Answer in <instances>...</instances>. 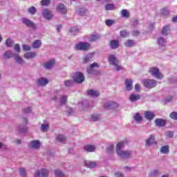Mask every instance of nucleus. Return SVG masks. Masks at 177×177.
I'll return each instance as SVG.
<instances>
[{
	"mask_svg": "<svg viewBox=\"0 0 177 177\" xmlns=\"http://www.w3.org/2000/svg\"><path fill=\"white\" fill-rule=\"evenodd\" d=\"M83 149L84 151H87L88 153H93L96 150V147L94 145H85Z\"/></svg>",
	"mask_w": 177,
	"mask_h": 177,
	"instance_id": "nucleus-17",
	"label": "nucleus"
},
{
	"mask_svg": "<svg viewBox=\"0 0 177 177\" xmlns=\"http://www.w3.org/2000/svg\"><path fill=\"white\" fill-rule=\"evenodd\" d=\"M66 103H67V95L62 96L59 102L60 106H63V104H66Z\"/></svg>",
	"mask_w": 177,
	"mask_h": 177,
	"instance_id": "nucleus-34",
	"label": "nucleus"
},
{
	"mask_svg": "<svg viewBox=\"0 0 177 177\" xmlns=\"http://www.w3.org/2000/svg\"><path fill=\"white\" fill-rule=\"evenodd\" d=\"M158 42L159 45L161 46V45H164V44H165V40L164 39V38L160 37L158 39Z\"/></svg>",
	"mask_w": 177,
	"mask_h": 177,
	"instance_id": "nucleus-51",
	"label": "nucleus"
},
{
	"mask_svg": "<svg viewBox=\"0 0 177 177\" xmlns=\"http://www.w3.org/2000/svg\"><path fill=\"white\" fill-rule=\"evenodd\" d=\"M70 32H80V30L77 27L71 28L70 30Z\"/></svg>",
	"mask_w": 177,
	"mask_h": 177,
	"instance_id": "nucleus-53",
	"label": "nucleus"
},
{
	"mask_svg": "<svg viewBox=\"0 0 177 177\" xmlns=\"http://www.w3.org/2000/svg\"><path fill=\"white\" fill-rule=\"evenodd\" d=\"M120 34V36L122 37L123 38H128V37H129V32H128L127 30H122Z\"/></svg>",
	"mask_w": 177,
	"mask_h": 177,
	"instance_id": "nucleus-35",
	"label": "nucleus"
},
{
	"mask_svg": "<svg viewBox=\"0 0 177 177\" xmlns=\"http://www.w3.org/2000/svg\"><path fill=\"white\" fill-rule=\"evenodd\" d=\"M14 44L15 41H13L10 39H7L6 41V46H7V48H11V46H13Z\"/></svg>",
	"mask_w": 177,
	"mask_h": 177,
	"instance_id": "nucleus-36",
	"label": "nucleus"
},
{
	"mask_svg": "<svg viewBox=\"0 0 177 177\" xmlns=\"http://www.w3.org/2000/svg\"><path fill=\"white\" fill-rule=\"evenodd\" d=\"M42 15L44 18H46L47 20H50L52 17H53V15H52V12L49 10L48 9H46L43 10Z\"/></svg>",
	"mask_w": 177,
	"mask_h": 177,
	"instance_id": "nucleus-15",
	"label": "nucleus"
},
{
	"mask_svg": "<svg viewBox=\"0 0 177 177\" xmlns=\"http://www.w3.org/2000/svg\"><path fill=\"white\" fill-rule=\"evenodd\" d=\"M91 121H99V115H92L90 118Z\"/></svg>",
	"mask_w": 177,
	"mask_h": 177,
	"instance_id": "nucleus-48",
	"label": "nucleus"
},
{
	"mask_svg": "<svg viewBox=\"0 0 177 177\" xmlns=\"http://www.w3.org/2000/svg\"><path fill=\"white\" fill-rule=\"evenodd\" d=\"M28 10V12L30 13V15H35V13H37V10L34 6L29 8Z\"/></svg>",
	"mask_w": 177,
	"mask_h": 177,
	"instance_id": "nucleus-43",
	"label": "nucleus"
},
{
	"mask_svg": "<svg viewBox=\"0 0 177 177\" xmlns=\"http://www.w3.org/2000/svg\"><path fill=\"white\" fill-rule=\"evenodd\" d=\"M15 50H17L18 53L20 52V45L19 44H15L14 46Z\"/></svg>",
	"mask_w": 177,
	"mask_h": 177,
	"instance_id": "nucleus-56",
	"label": "nucleus"
},
{
	"mask_svg": "<svg viewBox=\"0 0 177 177\" xmlns=\"http://www.w3.org/2000/svg\"><path fill=\"white\" fill-rule=\"evenodd\" d=\"M41 3L44 6H48V5H49V3H50V0H41Z\"/></svg>",
	"mask_w": 177,
	"mask_h": 177,
	"instance_id": "nucleus-49",
	"label": "nucleus"
},
{
	"mask_svg": "<svg viewBox=\"0 0 177 177\" xmlns=\"http://www.w3.org/2000/svg\"><path fill=\"white\" fill-rule=\"evenodd\" d=\"M100 39V35L96 34V35H91V37L89 38L90 42H95L97 41V39Z\"/></svg>",
	"mask_w": 177,
	"mask_h": 177,
	"instance_id": "nucleus-25",
	"label": "nucleus"
},
{
	"mask_svg": "<svg viewBox=\"0 0 177 177\" xmlns=\"http://www.w3.org/2000/svg\"><path fill=\"white\" fill-rule=\"evenodd\" d=\"M40 142L38 140H32L30 142V147L32 149H39Z\"/></svg>",
	"mask_w": 177,
	"mask_h": 177,
	"instance_id": "nucleus-23",
	"label": "nucleus"
},
{
	"mask_svg": "<svg viewBox=\"0 0 177 177\" xmlns=\"http://www.w3.org/2000/svg\"><path fill=\"white\" fill-rule=\"evenodd\" d=\"M132 84L133 82L131 80L127 79L125 80V85L127 91H131L132 90Z\"/></svg>",
	"mask_w": 177,
	"mask_h": 177,
	"instance_id": "nucleus-21",
	"label": "nucleus"
},
{
	"mask_svg": "<svg viewBox=\"0 0 177 177\" xmlns=\"http://www.w3.org/2000/svg\"><path fill=\"white\" fill-rule=\"evenodd\" d=\"M56 64L55 59H51L46 63H44V68L47 70H50Z\"/></svg>",
	"mask_w": 177,
	"mask_h": 177,
	"instance_id": "nucleus-16",
	"label": "nucleus"
},
{
	"mask_svg": "<svg viewBox=\"0 0 177 177\" xmlns=\"http://www.w3.org/2000/svg\"><path fill=\"white\" fill-rule=\"evenodd\" d=\"M113 150H114V145H111L106 148V153H113Z\"/></svg>",
	"mask_w": 177,
	"mask_h": 177,
	"instance_id": "nucleus-45",
	"label": "nucleus"
},
{
	"mask_svg": "<svg viewBox=\"0 0 177 177\" xmlns=\"http://www.w3.org/2000/svg\"><path fill=\"white\" fill-rule=\"evenodd\" d=\"M48 80H46L44 77H41L40 79H39L37 80L38 85H40L41 86H45V85H46V84H48Z\"/></svg>",
	"mask_w": 177,
	"mask_h": 177,
	"instance_id": "nucleus-22",
	"label": "nucleus"
},
{
	"mask_svg": "<svg viewBox=\"0 0 177 177\" xmlns=\"http://www.w3.org/2000/svg\"><path fill=\"white\" fill-rule=\"evenodd\" d=\"M3 57L6 59H10V57H15V61L17 63H19V64H22V63H24V61L20 56L16 54H13L12 51H6L3 54Z\"/></svg>",
	"mask_w": 177,
	"mask_h": 177,
	"instance_id": "nucleus-3",
	"label": "nucleus"
},
{
	"mask_svg": "<svg viewBox=\"0 0 177 177\" xmlns=\"http://www.w3.org/2000/svg\"><path fill=\"white\" fill-rule=\"evenodd\" d=\"M160 151L163 154H168L169 153V147L167 145H165L161 147Z\"/></svg>",
	"mask_w": 177,
	"mask_h": 177,
	"instance_id": "nucleus-32",
	"label": "nucleus"
},
{
	"mask_svg": "<svg viewBox=\"0 0 177 177\" xmlns=\"http://www.w3.org/2000/svg\"><path fill=\"white\" fill-rule=\"evenodd\" d=\"M31 110H32L31 107L28 106L27 108L24 109L22 110V113L24 114H28V113H31Z\"/></svg>",
	"mask_w": 177,
	"mask_h": 177,
	"instance_id": "nucleus-46",
	"label": "nucleus"
},
{
	"mask_svg": "<svg viewBox=\"0 0 177 177\" xmlns=\"http://www.w3.org/2000/svg\"><path fill=\"white\" fill-rule=\"evenodd\" d=\"M41 131L42 132H47V131H49V124H41Z\"/></svg>",
	"mask_w": 177,
	"mask_h": 177,
	"instance_id": "nucleus-41",
	"label": "nucleus"
},
{
	"mask_svg": "<svg viewBox=\"0 0 177 177\" xmlns=\"http://www.w3.org/2000/svg\"><path fill=\"white\" fill-rule=\"evenodd\" d=\"M161 15L163 16H167V15H169V10L167 8H163L161 10Z\"/></svg>",
	"mask_w": 177,
	"mask_h": 177,
	"instance_id": "nucleus-42",
	"label": "nucleus"
},
{
	"mask_svg": "<svg viewBox=\"0 0 177 177\" xmlns=\"http://www.w3.org/2000/svg\"><path fill=\"white\" fill-rule=\"evenodd\" d=\"M108 59L109 63L112 64V66H114V67H115V70L117 71H120V70H124V68H122V66L118 65V63H120V62L118 61V59H117L115 56H114L113 55H111L109 56Z\"/></svg>",
	"mask_w": 177,
	"mask_h": 177,
	"instance_id": "nucleus-4",
	"label": "nucleus"
},
{
	"mask_svg": "<svg viewBox=\"0 0 177 177\" xmlns=\"http://www.w3.org/2000/svg\"><path fill=\"white\" fill-rule=\"evenodd\" d=\"M124 45L127 48H132V46H135V41L129 39L125 42Z\"/></svg>",
	"mask_w": 177,
	"mask_h": 177,
	"instance_id": "nucleus-29",
	"label": "nucleus"
},
{
	"mask_svg": "<svg viewBox=\"0 0 177 177\" xmlns=\"http://www.w3.org/2000/svg\"><path fill=\"white\" fill-rule=\"evenodd\" d=\"M53 100H54V102H57V97L55 96V97H53Z\"/></svg>",
	"mask_w": 177,
	"mask_h": 177,
	"instance_id": "nucleus-63",
	"label": "nucleus"
},
{
	"mask_svg": "<svg viewBox=\"0 0 177 177\" xmlns=\"http://www.w3.org/2000/svg\"><path fill=\"white\" fill-rule=\"evenodd\" d=\"M64 85L68 88L70 86H73V80H66L64 82Z\"/></svg>",
	"mask_w": 177,
	"mask_h": 177,
	"instance_id": "nucleus-47",
	"label": "nucleus"
},
{
	"mask_svg": "<svg viewBox=\"0 0 177 177\" xmlns=\"http://www.w3.org/2000/svg\"><path fill=\"white\" fill-rule=\"evenodd\" d=\"M133 119L136 122H142L143 121V118L140 116V114L139 113H136V115L133 116Z\"/></svg>",
	"mask_w": 177,
	"mask_h": 177,
	"instance_id": "nucleus-30",
	"label": "nucleus"
},
{
	"mask_svg": "<svg viewBox=\"0 0 177 177\" xmlns=\"http://www.w3.org/2000/svg\"><path fill=\"white\" fill-rule=\"evenodd\" d=\"M76 50L86 51L89 49V43L88 42H79L75 45Z\"/></svg>",
	"mask_w": 177,
	"mask_h": 177,
	"instance_id": "nucleus-8",
	"label": "nucleus"
},
{
	"mask_svg": "<svg viewBox=\"0 0 177 177\" xmlns=\"http://www.w3.org/2000/svg\"><path fill=\"white\" fill-rule=\"evenodd\" d=\"M140 95L138 94H131L130 95L131 102H136V100H140Z\"/></svg>",
	"mask_w": 177,
	"mask_h": 177,
	"instance_id": "nucleus-27",
	"label": "nucleus"
},
{
	"mask_svg": "<svg viewBox=\"0 0 177 177\" xmlns=\"http://www.w3.org/2000/svg\"><path fill=\"white\" fill-rule=\"evenodd\" d=\"M23 49H24V50L28 51V50H31V46L24 44Z\"/></svg>",
	"mask_w": 177,
	"mask_h": 177,
	"instance_id": "nucleus-54",
	"label": "nucleus"
},
{
	"mask_svg": "<svg viewBox=\"0 0 177 177\" xmlns=\"http://www.w3.org/2000/svg\"><path fill=\"white\" fill-rule=\"evenodd\" d=\"M84 165L87 168H95L96 167V162L87 160L85 162Z\"/></svg>",
	"mask_w": 177,
	"mask_h": 177,
	"instance_id": "nucleus-24",
	"label": "nucleus"
},
{
	"mask_svg": "<svg viewBox=\"0 0 177 177\" xmlns=\"http://www.w3.org/2000/svg\"><path fill=\"white\" fill-rule=\"evenodd\" d=\"M49 171L45 169H41V170H37L35 173V177H48Z\"/></svg>",
	"mask_w": 177,
	"mask_h": 177,
	"instance_id": "nucleus-9",
	"label": "nucleus"
},
{
	"mask_svg": "<svg viewBox=\"0 0 177 177\" xmlns=\"http://www.w3.org/2000/svg\"><path fill=\"white\" fill-rule=\"evenodd\" d=\"M57 140H58V142H60L61 143H66V137H64V136L62 135V134H59L57 137Z\"/></svg>",
	"mask_w": 177,
	"mask_h": 177,
	"instance_id": "nucleus-33",
	"label": "nucleus"
},
{
	"mask_svg": "<svg viewBox=\"0 0 177 177\" xmlns=\"http://www.w3.org/2000/svg\"><path fill=\"white\" fill-rule=\"evenodd\" d=\"M121 16L122 17H126V19H129V12L126 9H123L121 10Z\"/></svg>",
	"mask_w": 177,
	"mask_h": 177,
	"instance_id": "nucleus-31",
	"label": "nucleus"
},
{
	"mask_svg": "<svg viewBox=\"0 0 177 177\" xmlns=\"http://www.w3.org/2000/svg\"><path fill=\"white\" fill-rule=\"evenodd\" d=\"M169 117L170 118H171V120H177V112H171L170 114H169Z\"/></svg>",
	"mask_w": 177,
	"mask_h": 177,
	"instance_id": "nucleus-44",
	"label": "nucleus"
},
{
	"mask_svg": "<svg viewBox=\"0 0 177 177\" xmlns=\"http://www.w3.org/2000/svg\"><path fill=\"white\" fill-rule=\"evenodd\" d=\"M73 81L76 84H82L85 81V76L81 72H76L73 75Z\"/></svg>",
	"mask_w": 177,
	"mask_h": 177,
	"instance_id": "nucleus-6",
	"label": "nucleus"
},
{
	"mask_svg": "<svg viewBox=\"0 0 177 177\" xmlns=\"http://www.w3.org/2000/svg\"><path fill=\"white\" fill-rule=\"evenodd\" d=\"M37 56V53L28 52L25 54L24 57L25 59H34Z\"/></svg>",
	"mask_w": 177,
	"mask_h": 177,
	"instance_id": "nucleus-26",
	"label": "nucleus"
},
{
	"mask_svg": "<svg viewBox=\"0 0 177 177\" xmlns=\"http://www.w3.org/2000/svg\"><path fill=\"white\" fill-rule=\"evenodd\" d=\"M60 28H62V25H59V26L57 27V31H60Z\"/></svg>",
	"mask_w": 177,
	"mask_h": 177,
	"instance_id": "nucleus-61",
	"label": "nucleus"
},
{
	"mask_svg": "<svg viewBox=\"0 0 177 177\" xmlns=\"http://www.w3.org/2000/svg\"><path fill=\"white\" fill-rule=\"evenodd\" d=\"M110 46L111 49H118V48L120 46L118 40H111L110 41Z\"/></svg>",
	"mask_w": 177,
	"mask_h": 177,
	"instance_id": "nucleus-20",
	"label": "nucleus"
},
{
	"mask_svg": "<svg viewBox=\"0 0 177 177\" xmlns=\"http://www.w3.org/2000/svg\"><path fill=\"white\" fill-rule=\"evenodd\" d=\"M169 30V25L164 26L162 30V35H168Z\"/></svg>",
	"mask_w": 177,
	"mask_h": 177,
	"instance_id": "nucleus-37",
	"label": "nucleus"
},
{
	"mask_svg": "<svg viewBox=\"0 0 177 177\" xmlns=\"http://www.w3.org/2000/svg\"><path fill=\"white\" fill-rule=\"evenodd\" d=\"M147 146H151V145H157V141L154 138V135L151 134L149 139L146 140Z\"/></svg>",
	"mask_w": 177,
	"mask_h": 177,
	"instance_id": "nucleus-14",
	"label": "nucleus"
},
{
	"mask_svg": "<svg viewBox=\"0 0 177 177\" xmlns=\"http://www.w3.org/2000/svg\"><path fill=\"white\" fill-rule=\"evenodd\" d=\"M95 67H96L97 68H98L99 67V64L96 62H93L86 69L87 74H89L90 75H100L102 74V72L95 70Z\"/></svg>",
	"mask_w": 177,
	"mask_h": 177,
	"instance_id": "nucleus-2",
	"label": "nucleus"
},
{
	"mask_svg": "<svg viewBox=\"0 0 177 177\" xmlns=\"http://www.w3.org/2000/svg\"><path fill=\"white\" fill-rule=\"evenodd\" d=\"M16 143H17L18 145H20L21 143V140H16Z\"/></svg>",
	"mask_w": 177,
	"mask_h": 177,
	"instance_id": "nucleus-64",
	"label": "nucleus"
},
{
	"mask_svg": "<svg viewBox=\"0 0 177 177\" xmlns=\"http://www.w3.org/2000/svg\"><path fill=\"white\" fill-rule=\"evenodd\" d=\"M87 93L89 96H92L93 97H97L100 95V93L97 91L95 90H87Z\"/></svg>",
	"mask_w": 177,
	"mask_h": 177,
	"instance_id": "nucleus-18",
	"label": "nucleus"
},
{
	"mask_svg": "<svg viewBox=\"0 0 177 177\" xmlns=\"http://www.w3.org/2000/svg\"><path fill=\"white\" fill-rule=\"evenodd\" d=\"M105 24L108 26V27H110L114 24V21L111 19H108L105 21Z\"/></svg>",
	"mask_w": 177,
	"mask_h": 177,
	"instance_id": "nucleus-50",
	"label": "nucleus"
},
{
	"mask_svg": "<svg viewBox=\"0 0 177 177\" xmlns=\"http://www.w3.org/2000/svg\"><path fill=\"white\" fill-rule=\"evenodd\" d=\"M27 131V127L24 126H19V132H26Z\"/></svg>",
	"mask_w": 177,
	"mask_h": 177,
	"instance_id": "nucleus-52",
	"label": "nucleus"
},
{
	"mask_svg": "<svg viewBox=\"0 0 177 177\" xmlns=\"http://www.w3.org/2000/svg\"><path fill=\"white\" fill-rule=\"evenodd\" d=\"M139 89H140V85H139V84H136L135 85V90L136 91H139Z\"/></svg>",
	"mask_w": 177,
	"mask_h": 177,
	"instance_id": "nucleus-58",
	"label": "nucleus"
},
{
	"mask_svg": "<svg viewBox=\"0 0 177 177\" xmlns=\"http://www.w3.org/2000/svg\"><path fill=\"white\" fill-rule=\"evenodd\" d=\"M166 136L167 138H174V133L172 131H167L166 133Z\"/></svg>",
	"mask_w": 177,
	"mask_h": 177,
	"instance_id": "nucleus-55",
	"label": "nucleus"
},
{
	"mask_svg": "<svg viewBox=\"0 0 177 177\" xmlns=\"http://www.w3.org/2000/svg\"><path fill=\"white\" fill-rule=\"evenodd\" d=\"M149 73L153 76L158 78V80H161L164 78L162 73L160 72V69L156 67H151L149 69Z\"/></svg>",
	"mask_w": 177,
	"mask_h": 177,
	"instance_id": "nucleus-5",
	"label": "nucleus"
},
{
	"mask_svg": "<svg viewBox=\"0 0 177 177\" xmlns=\"http://www.w3.org/2000/svg\"><path fill=\"white\" fill-rule=\"evenodd\" d=\"M54 174L57 177H64V173H62L60 170H55Z\"/></svg>",
	"mask_w": 177,
	"mask_h": 177,
	"instance_id": "nucleus-40",
	"label": "nucleus"
},
{
	"mask_svg": "<svg viewBox=\"0 0 177 177\" xmlns=\"http://www.w3.org/2000/svg\"><path fill=\"white\" fill-rule=\"evenodd\" d=\"M167 102H171L172 100V96L169 97V98H167Z\"/></svg>",
	"mask_w": 177,
	"mask_h": 177,
	"instance_id": "nucleus-62",
	"label": "nucleus"
},
{
	"mask_svg": "<svg viewBox=\"0 0 177 177\" xmlns=\"http://www.w3.org/2000/svg\"><path fill=\"white\" fill-rule=\"evenodd\" d=\"M155 124L156 127L161 128L162 127H165L167 125V120L164 119L157 118L155 120Z\"/></svg>",
	"mask_w": 177,
	"mask_h": 177,
	"instance_id": "nucleus-13",
	"label": "nucleus"
},
{
	"mask_svg": "<svg viewBox=\"0 0 177 177\" xmlns=\"http://www.w3.org/2000/svg\"><path fill=\"white\" fill-rule=\"evenodd\" d=\"M132 34H133V37H138V35H139V34H140V32H139L138 30H133Z\"/></svg>",
	"mask_w": 177,
	"mask_h": 177,
	"instance_id": "nucleus-57",
	"label": "nucleus"
},
{
	"mask_svg": "<svg viewBox=\"0 0 177 177\" xmlns=\"http://www.w3.org/2000/svg\"><path fill=\"white\" fill-rule=\"evenodd\" d=\"M105 9L106 10H114V9H115V6H114V4L113 3L106 4L105 6Z\"/></svg>",
	"mask_w": 177,
	"mask_h": 177,
	"instance_id": "nucleus-38",
	"label": "nucleus"
},
{
	"mask_svg": "<svg viewBox=\"0 0 177 177\" xmlns=\"http://www.w3.org/2000/svg\"><path fill=\"white\" fill-rule=\"evenodd\" d=\"M57 11L58 13H61V15H66L67 13V7L64 4L59 3L57 6Z\"/></svg>",
	"mask_w": 177,
	"mask_h": 177,
	"instance_id": "nucleus-11",
	"label": "nucleus"
},
{
	"mask_svg": "<svg viewBox=\"0 0 177 177\" xmlns=\"http://www.w3.org/2000/svg\"><path fill=\"white\" fill-rule=\"evenodd\" d=\"M172 21L173 23H177V15L175 17H173Z\"/></svg>",
	"mask_w": 177,
	"mask_h": 177,
	"instance_id": "nucleus-60",
	"label": "nucleus"
},
{
	"mask_svg": "<svg viewBox=\"0 0 177 177\" xmlns=\"http://www.w3.org/2000/svg\"><path fill=\"white\" fill-rule=\"evenodd\" d=\"M19 174L22 177H27V172L26 171L24 167H21L19 169Z\"/></svg>",
	"mask_w": 177,
	"mask_h": 177,
	"instance_id": "nucleus-39",
	"label": "nucleus"
},
{
	"mask_svg": "<svg viewBox=\"0 0 177 177\" xmlns=\"http://www.w3.org/2000/svg\"><path fill=\"white\" fill-rule=\"evenodd\" d=\"M124 149V142H120L116 145V153L118 156L122 158H130L131 152L129 151H122Z\"/></svg>",
	"mask_w": 177,
	"mask_h": 177,
	"instance_id": "nucleus-1",
	"label": "nucleus"
},
{
	"mask_svg": "<svg viewBox=\"0 0 177 177\" xmlns=\"http://www.w3.org/2000/svg\"><path fill=\"white\" fill-rule=\"evenodd\" d=\"M41 45H42V43L41 42V40H35L32 43V48L35 49H38V48H41Z\"/></svg>",
	"mask_w": 177,
	"mask_h": 177,
	"instance_id": "nucleus-28",
	"label": "nucleus"
},
{
	"mask_svg": "<svg viewBox=\"0 0 177 177\" xmlns=\"http://www.w3.org/2000/svg\"><path fill=\"white\" fill-rule=\"evenodd\" d=\"M115 175L117 177H124V174H122L121 173H115Z\"/></svg>",
	"mask_w": 177,
	"mask_h": 177,
	"instance_id": "nucleus-59",
	"label": "nucleus"
},
{
	"mask_svg": "<svg viewBox=\"0 0 177 177\" xmlns=\"http://www.w3.org/2000/svg\"><path fill=\"white\" fill-rule=\"evenodd\" d=\"M145 117L147 120L151 121V120H153L156 115L153 113V112L147 111L145 112Z\"/></svg>",
	"mask_w": 177,
	"mask_h": 177,
	"instance_id": "nucleus-19",
	"label": "nucleus"
},
{
	"mask_svg": "<svg viewBox=\"0 0 177 177\" xmlns=\"http://www.w3.org/2000/svg\"><path fill=\"white\" fill-rule=\"evenodd\" d=\"M104 107L106 110H114V109H117V107H118V104L113 101L108 102L104 104Z\"/></svg>",
	"mask_w": 177,
	"mask_h": 177,
	"instance_id": "nucleus-10",
	"label": "nucleus"
},
{
	"mask_svg": "<svg viewBox=\"0 0 177 177\" xmlns=\"http://www.w3.org/2000/svg\"><path fill=\"white\" fill-rule=\"evenodd\" d=\"M143 84L147 89H152V88H156V86H157V81L153 79L145 80H144Z\"/></svg>",
	"mask_w": 177,
	"mask_h": 177,
	"instance_id": "nucleus-7",
	"label": "nucleus"
},
{
	"mask_svg": "<svg viewBox=\"0 0 177 177\" xmlns=\"http://www.w3.org/2000/svg\"><path fill=\"white\" fill-rule=\"evenodd\" d=\"M22 23L23 24L26 26V27H30V28H35V24H34V22L28 19L23 18Z\"/></svg>",
	"mask_w": 177,
	"mask_h": 177,
	"instance_id": "nucleus-12",
	"label": "nucleus"
}]
</instances>
